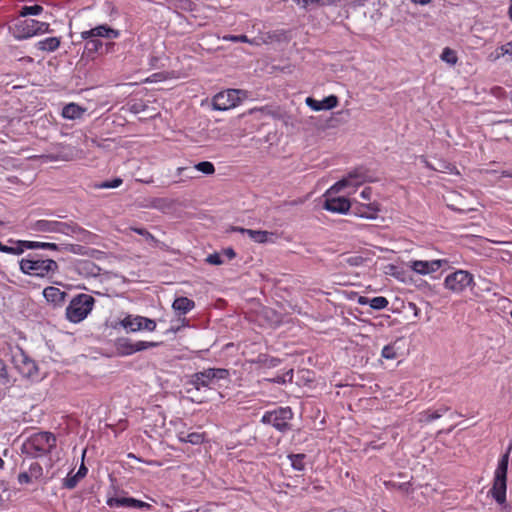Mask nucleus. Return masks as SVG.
Instances as JSON below:
<instances>
[{
  "mask_svg": "<svg viewBox=\"0 0 512 512\" xmlns=\"http://www.w3.org/2000/svg\"><path fill=\"white\" fill-rule=\"evenodd\" d=\"M229 370L224 368H207L192 374L186 382L188 394L216 389L220 381L229 380Z\"/></svg>",
  "mask_w": 512,
  "mask_h": 512,
  "instance_id": "1",
  "label": "nucleus"
},
{
  "mask_svg": "<svg viewBox=\"0 0 512 512\" xmlns=\"http://www.w3.org/2000/svg\"><path fill=\"white\" fill-rule=\"evenodd\" d=\"M120 31L107 24L98 25L90 30L81 32V39L85 40L83 56L94 59L96 54H103L104 43L99 38L116 39Z\"/></svg>",
  "mask_w": 512,
  "mask_h": 512,
  "instance_id": "2",
  "label": "nucleus"
},
{
  "mask_svg": "<svg viewBox=\"0 0 512 512\" xmlns=\"http://www.w3.org/2000/svg\"><path fill=\"white\" fill-rule=\"evenodd\" d=\"M56 436L48 431H41L29 436L22 444V453L35 459L48 455L56 448Z\"/></svg>",
  "mask_w": 512,
  "mask_h": 512,
  "instance_id": "3",
  "label": "nucleus"
},
{
  "mask_svg": "<svg viewBox=\"0 0 512 512\" xmlns=\"http://www.w3.org/2000/svg\"><path fill=\"white\" fill-rule=\"evenodd\" d=\"M22 273L44 278L58 271L59 266L53 259H43L38 254H29L19 262Z\"/></svg>",
  "mask_w": 512,
  "mask_h": 512,
  "instance_id": "4",
  "label": "nucleus"
},
{
  "mask_svg": "<svg viewBox=\"0 0 512 512\" xmlns=\"http://www.w3.org/2000/svg\"><path fill=\"white\" fill-rule=\"evenodd\" d=\"M511 449L512 446L501 456L494 473L493 486L489 490V494L501 506L506 504L507 470Z\"/></svg>",
  "mask_w": 512,
  "mask_h": 512,
  "instance_id": "5",
  "label": "nucleus"
},
{
  "mask_svg": "<svg viewBox=\"0 0 512 512\" xmlns=\"http://www.w3.org/2000/svg\"><path fill=\"white\" fill-rule=\"evenodd\" d=\"M95 299L85 293L74 296L66 307V319L71 323L82 322L92 311Z\"/></svg>",
  "mask_w": 512,
  "mask_h": 512,
  "instance_id": "6",
  "label": "nucleus"
},
{
  "mask_svg": "<svg viewBox=\"0 0 512 512\" xmlns=\"http://www.w3.org/2000/svg\"><path fill=\"white\" fill-rule=\"evenodd\" d=\"M294 417L291 407H278L274 410L266 411L261 422L266 425H271L281 433H287L292 429L291 421Z\"/></svg>",
  "mask_w": 512,
  "mask_h": 512,
  "instance_id": "7",
  "label": "nucleus"
},
{
  "mask_svg": "<svg viewBox=\"0 0 512 512\" xmlns=\"http://www.w3.org/2000/svg\"><path fill=\"white\" fill-rule=\"evenodd\" d=\"M474 285V276L466 270H456L444 279V287L456 294L462 293L466 288Z\"/></svg>",
  "mask_w": 512,
  "mask_h": 512,
  "instance_id": "8",
  "label": "nucleus"
},
{
  "mask_svg": "<svg viewBox=\"0 0 512 512\" xmlns=\"http://www.w3.org/2000/svg\"><path fill=\"white\" fill-rule=\"evenodd\" d=\"M372 178L369 175L368 169L364 167H357L350 171L346 177L337 181L333 185V189H336V192H340L342 189L348 186H359L365 182H371Z\"/></svg>",
  "mask_w": 512,
  "mask_h": 512,
  "instance_id": "9",
  "label": "nucleus"
},
{
  "mask_svg": "<svg viewBox=\"0 0 512 512\" xmlns=\"http://www.w3.org/2000/svg\"><path fill=\"white\" fill-rule=\"evenodd\" d=\"M337 193L333 186L326 191L323 208L332 213L346 214L351 209L352 204L345 197L335 196Z\"/></svg>",
  "mask_w": 512,
  "mask_h": 512,
  "instance_id": "10",
  "label": "nucleus"
},
{
  "mask_svg": "<svg viewBox=\"0 0 512 512\" xmlns=\"http://www.w3.org/2000/svg\"><path fill=\"white\" fill-rule=\"evenodd\" d=\"M120 324L127 332H137L141 330L152 332L156 329V322L153 319L139 315H127L121 320Z\"/></svg>",
  "mask_w": 512,
  "mask_h": 512,
  "instance_id": "11",
  "label": "nucleus"
},
{
  "mask_svg": "<svg viewBox=\"0 0 512 512\" xmlns=\"http://www.w3.org/2000/svg\"><path fill=\"white\" fill-rule=\"evenodd\" d=\"M239 93L240 91L236 89L219 92L213 98V108L218 111H226L236 107L240 102Z\"/></svg>",
  "mask_w": 512,
  "mask_h": 512,
  "instance_id": "12",
  "label": "nucleus"
},
{
  "mask_svg": "<svg viewBox=\"0 0 512 512\" xmlns=\"http://www.w3.org/2000/svg\"><path fill=\"white\" fill-rule=\"evenodd\" d=\"M15 368L25 378H34L38 373V367L33 359L26 355L23 350L13 356Z\"/></svg>",
  "mask_w": 512,
  "mask_h": 512,
  "instance_id": "13",
  "label": "nucleus"
},
{
  "mask_svg": "<svg viewBox=\"0 0 512 512\" xmlns=\"http://www.w3.org/2000/svg\"><path fill=\"white\" fill-rule=\"evenodd\" d=\"M106 504L111 508L126 507L149 511L152 506L144 501L135 499L133 497H109L106 500Z\"/></svg>",
  "mask_w": 512,
  "mask_h": 512,
  "instance_id": "14",
  "label": "nucleus"
},
{
  "mask_svg": "<svg viewBox=\"0 0 512 512\" xmlns=\"http://www.w3.org/2000/svg\"><path fill=\"white\" fill-rule=\"evenodd\" d=\"M445 259H437L431 261L414 260L410 262V268L421 275H427L439 270L443 265L447 264Z\"/></svg>",
  "mask_w": 512,
  "mask_h": 512,
  "instance_id": "15",
  "label": "nucleus"
},
{
  "mask_svg": "<svg viewBox=\"0 0 512 512\" xmlns=\"http://www.w3.org/2000/svg\"><path fill=\"white\" fill-rule=\"evenodd\" d=\"M37 20L26 19L18 21L14 28V37L18 40L28 39L37 35Z\"/></svg>",
  "mask_w": 512,
  "mask_h": 512,
  "instance_id": "16",
  "label": "nucleus"
},
{
  "mask_svg": "<svg viewBox=\"0 0 512 512\" xmlns=\"http://www.w3.org/2000/svg\"><path fill=\"white\" fill-rule=\"evenodd\" d=\"M305 103L313 111H321L335 108L338 105L339 100L337 96L329 95L325 97L323 100H316L312 97H307Z\"/></svg>",
  "mask_w": 512,
  "mask_h": 512,
  "instance_id": "17",
  "label": "nucleus"
},
{
  "mask_svg": "<svg viewBox=\"0 0 512 512\" xmlns=\"http://www.w3.org/2000/svg\"><path fill=\"white\" fill-rule=\"evenodd\" d=\"M56 233H61L67 236L76 235L80 239H85L90 233L84 228L80 227L74 222H60L57 221Z\"/></svg>",
  "mask_w": 512,
  "mask_h": 512,
  "instance_id": "18",
  "label": "nucleus"
},
{
  "mask_svg": "<svg viewBox=\"0 0 512 512\" xmlns=\"http://www.w3.org/2000/svg\"><path fill=\"white\" fill-rule=\"evenodd\" d=\"M233 231H237L242 234H247L249 238L256 243L273 242L275 238V233L264 230H252L242 227H234Z\"/></svg>",
  "mask_w": 512,
  "mask_h": 512,
  "instance_id": "19",
  "label": "nucleus"
},
{
  "mask_svg": "<svg viewBox=\"0 0 512 512\" xmlns=\"http://www.w3.org/2000/svg\"><path fill=\"white\" fill-rule=\"evenodd\" d=\"M351 209L355 216L366 219H376L378 212L380 211L378 204L375 202L369 204H356L352 206Z\"/></svg>",
  "mask_w": 512,
  "mask_h": 512,
  "instance_id": "20",
  "label": "nucleus"
},
{
  "mask_svg": "<svg viewBox=\"0 0 512 512\" xmlns=\"http://www.w3.org/2000/svg\"><path fill=\"white\" fill-rule=\"evenodd\" d=\"M43 296L47 302L55 306H62L68 294L57 287L49 286L43 290Z\"/></svg>",
  "mask_w": 512,
  "mask_h": 512,
  "instance_id": "21",
  "label": "nucleus"
},
{
  "mask_svg": "<svg viewBox=\"0 0 512 512\" xmlns=\"http://www.w3.org/2000/svg\"><path fill=\"white\" fill-rule=\"evenodd\" d=\"M449 410H450V407H448L446 405H441L435 410H432V409L424 410L418 414V421L420 423H425V424L430 423V422L442 417Z\"/></svg>",
  "mask_w": 512,
  "mask_h": 512,
  "instance_id": "22",
  "label": "nucleus"
},
{
  "mask_svg": "<svg viewBox=\"0 0 512 512\" xmlns=\"http://www.w3.org/2000/svg\"><path fill=\"white\" fill-rule=\"evenodd\" d=\"M86 109L76 103H69L62 109V117L69 120L80 119L85 113Z\"/></svg>",
  "mask_w": 512,
  "mask_h": 512,
  "instance_id": "23",
  "label": "nucleus"
},
{
  "mask_svg": "<svg viewBox=\"0 0 512 512\" xmlns=\"http://www.w3.org/2000/svg\"><path fill=\"white\" fill-rule=\"evenodd\" d=\"M57 221L54 220H37L30 224V229L35 232L56 233Z\"/></svg>",
  "mask_w": 512,
  "mask_h": 512,
  "instance_id": "24",
  "label": "nucleus"
},
{
  "mask_svg": "<svg viewBox=\"0 0 512 512\" xmlns=\"http://www.w3.org/2000/svg\"><path fill=\"white\" fill-rule=\"evenodd\" d=\"M195 307V302L187 297H178L174 300L172 308L180 315H185Z\"/></svg>",
  "mask_w": 512,
  "mask_h": 512,
  "instance_id": "25",
  "label": "nucleus"
},
{
  "mask_svg": "<svg viewBox=\"0 0 512 512\" xmlns=\"http://www.w3.org/2000/svg\"><path fill=\"white\" fill-rule=\"evenodd\" d=\"M115 349L120 356H129L134 354L133 341L129 338H118L115 341Z\"/></svg>",
  "mask_w": 512,
  "mask_h": 512,
  "instance_id": "26",
  "label": "nucleus"
},
{
  "mask_svg": "<svg viewBox=\"0 0 512 512\" xmlns=\"http://www.w3.org/2000/svg\"><path fill=\"white\" fill-rule=\"evenodd\" d=\"M61 40L59 37H48L36 43V48L44 52H54L60 46Z\"/></svg>",
  "mask_w": 512,
  "mask_h": 512,
  "instance_id": "27",
  "label": "nucleus"
},
{
  "mask_svg": "<svg viewBox=\"0 0 512 512\" xmlns=\"http://www.w3.org/2000/svg\"><path fill=\"white\" fill-rule=\"evenodd\" d=\"M178 439L183 443H190L193 445H199L204 442L205 435L198 432H192L188 434L181 433L178 435Z\"/></svg>",
  "mask_w": 512,
  "mask_h": 512,
  "instance_id": "28",
  "label": "nucleus"
},
{
  "mask_svg": "<svg viewBox=\"0 0 512 512\" xmlns=\"http://www.w3.org/2000/svg\"><path fill=\"white\" fill-rule=\"evenodd\" d=\"M24 246L27 247V249H48L53 251L60 250V246L56 243H50V242H38V241H30L24 243Z\"/></svg>",
  "mask_w": 512,
  "mask_h": 512,
  "instance_id": "29",
  "label": "nucleus"
},
{
  "mask_svg": "<svg viewBox=\"0 0 512 512\" xmlns=\"http://www.w3.org/2000/svg\"><path fill=\"white\" fill-rule=\"evenodd\" d=\"M305 458L306 455L302 453L288 455L292 468L297 471H303L305 469Z\"/></svg>",
  "mask_w": 512,
  "mask_h": 512,
  "instance_id": "30",
  "label": "nucleus"
},
{
  "mask_svg": "<svg viewBox=\"0 0 512 512\" xmlns=\"http://www.w3.org/2000/svg\"><path fill=\"white\" fill-rule=\"evenodd\" d=\"M292 379H293V369H289L285 373L277 374L275 377L269 378L267 380L269 382H271V383H276V384L283 385V384H286V383H291Z\"/></svg>",
  "mask_w": 512,
  "mask_h": 512,
  "instance_id": "31",
  "label": "nucleus"
},
{
  "mask_svg": "<svg viewBox=\"0 0 512 512\" xmlns=\"http://www.w3.org/2000/svg\"><path fill=\"white\" fill-rule=\"evenodd\" d=\"M440 58L442 61H444L450 65H455L458 61L456 52L449 47H446L443 49Z\"/></svg>",
  "mask_w": 512,
  "mask_h": 512,
  "instance_id": "32",
  "label": "nucleus"
},
{
  "mask_svg": "<svg viewBox=\"0 0 512 512\" xmlns=\"http://www.w3.org/2000/svg\"><path fill=\"white\" fill-rule=\"evenodd\" d=\"M131 230L143 236L151 246L156 247L158 245L159 241L145 228L131 227Z\"/></svg>",
  "mask_w": 512,
  "mask_h": 512,
  "instance_id": "33",
  "label": "nucleus"
},
{
  "mask_svg": "<svg viewBox=\"0 0 512 512\" xmlns=\"http://www.w3.org/2000/svg\"><path fill=\"white\" fill-rule=\"evenodd\" d=\"M389 304V301L386 297L383 296H377L371 298L369 301V306L374 310H382L385 309Z\"/></svg>",
  "mask_w": 512,
  "mask_h": 512,
  "instance_id": "34",
  "label": "nucleus"
},
{
  "mask_svg": "<svg viewBox=\"0 0 512 512\" xmlns=\"http://www.w3.org/2000/svg\"><path fill=\"white\" fill-rule=\"evenodd\" d=\"M123 183V180L119 177L114 178L112 180L103 181L101 183H97L94 185L96 189H110L117 188Z\"/></svg>",
  "mask_w": 512,
  "mask_h": 512,
  "instance_id": "35",
  "label": "nucleus"
},
{
  "mask_svg": "<svg viewBox=\"0 0 512 512\" xmlns=\"http://www.w3.org/2000/svg\"><path fill=\"white\" fill-rule=\"evenodd\" d=\"M258 362L267 368H275L280 364L281 360L267 355H259Z\"/></svg>",
  "mask_w": 512,
  "mask_h": 512,
  "instance_id": "36",
  "label": "nucleus"
},
{
  "mask_svg": "<svg viewBox=\"0 0 512 512\" xmlns=\"http://www.w3.org/2000/svg\"><path fill=\"white\" fill-rule=\"evenodd\" d=\"M194 168L197 171L202 172L203 174H206V175H211L215 172V167H214L213 163L209 162V161L199 162L194 166Z\"/></svg>",
  "mask_w": 512,
  "mask_h": 512,
  "instance_id": "37",
  "label": "nucleus"
},
{
  "mask_svg": "<svg viewBox=\"0 0 512 512\" xmlns=\"http://www.w3.org/2000/svg\"><path fill=\"white\" fill-rule=\"evenodd\" d=\"M30 473V478L34 481L39 480L43 476V468L37 462H32L27 470Z\"/></svg>",
  "mask_w": 512,
  "mask_h": 512,
  "instance_id": "38",
  "label": "nucleus"
},
{
  "mask_svg": "<svg viewBox=\"0 0 512 512\" xmlns=\"http://www.w3.org/2000/svg\"><path fill=\"white\" fill-rule=\"evenodd\" d=\"M43 11L40 5L23 6L20 11V16L26 17L28 15H39Z\"/></svg>",
  "mask_w": 512,
  "mask_h": 512,
  "instance_id": "39",
  "label": "nucleus"
},
{
  "mask_svg": "<svg viewBox=\"0 0 512 512\" xmlns=\"http://www.w3.org/2000/svg\"><path fill=\"white\" fill-rule=\"evenodd\" d=\"M381 356L388 360H394L397 358L396 348L393 344H388L383 347Z\"/></svg>",
  "mask_w": 512,
  "mask_h": 512,
  "instance_id": "40",
  "label": "nucleus"
},
{
  "mask_svg": "<svg viewBox=\"0 0 512 512\" xmlns=\"http://www.w3.org/2000/svg\"><path fill=\"white\" fill-rule=\"evenodd\" d=\"M11 382L10 376L7 370V366L2 359H0V384L7 386Z\"/></svg>",
  "mask_w": 512,
  "mask_h": 512,
  "instance_id": "41",
  "label": "nucleus"
},
{
  "mask_svg": "<svg viewBox=\"0 0 512 512\" xmlns=\"http://www.w3.org/2000/svg\"><path fill=\"white\" fill-rule=\"evenodd\" d=\"M158 345L157 342H149V341H136L133 342L134 353L147 350L149 348L156 347Z\"/></svg>",
  "mask_w": 512,
  "mask_h": 512,
  "instance_id": "42",
  "label": "nucleus"
},
{
  "mask_svg": "<svg viewBox=\"0 0 512 512\" xmlns=\"http://www.w3.org/2000/svg\"><path fill=\"white\" fill-rule=\"evenodd\" d=\"M500 56H509L510 60H512V41L503 44L497 49L496 58Z\"/></svg>",
  "mask_w": 512,
  "mask_h": 512,
  "instance_id": "43",
  "label": "nucleus"
},
{
  "mask_svg": "<svg viewBox=\"0 0 512 512\" xmlns=\"http://www.w3.org/2000/svg\"><path fill=\"white\" fill-rule=\"evenodd\" d=\"M79 480L80 478H77L76 474L72 476L68 475L63 481V487L67 489H73L77 486Z\"/></svg>",
  "mask_w": 512,
  "mask_h": 512,
  "instance_id": "44",
  "label": "nucleus"
},
{
  "mask_svg": "<svg viewBox=\"0 0 512 512\" xmlns=\"http://www.w3.org/2000/svg\"><path fill=\"white\" fill-rule=\"evenodd\" d=\"M17 479H18L19 484H21V485L30 484L34 481L33 478H30V473L28 471H23V472L19 473Z\"/></svg>",
  "mask_w": 512,
  "mask_h": 512,
  "instance_id": "45",
  "label": "nucleus"
},
{
  "mask_svg": "<svg viewBox=\"0 0 512 512\" xmlns=\"http://www.w3.org/2000/svg\"><path fill=\"white\" fill-rule=\"evenodd\" d=\"M206 261L212 265H220L223 263L221 256L218 253H213V254L208 255V257L206 258Z\"/></svg>",
  "mask_w": 512,
  "mask_h": 512,
  "instance_id": "46",
  "label": "nucleus"
},
{
  "mask_svg": "<svg viewBox=\"0 0 512 512\" xmlns=\"http://www.w3.org/2000/svg\"><path fill=\"white\" fill-rule=\"evenodd\" d=\"M37 35L50 32V25L46 22L37 21Z\"/></svg>",
  "mask_w": 512,
  "mask_h": 512,
  "instance_id": "47",
  "label": "nucleus"
},
{
  "mask_svg": "<svg viewBox=\"0 0 512 512\" xmlns=\"http://www.w3.org/2000/svg\"><path fill=\"white\" fill-rule=\"evenodd\" d=\"M225 39L233 41V42H243L250 43V40L246 35H231L229 37H225Z\"/></svg>",
  "mask_w": 512,
  "mask_h": 512,
  "instance_id": "48",
  "label": "nucleus"
},
{
  "mask_svg": "<svg viewBox=\"0 0 512 512\" xmlns=\"http://www.w3.org/2000/svg\"><path fill=\"white\" fill-rule=\"evenodd\" d=\"M28 242L27 240H18L15 242V246H13L14 250L18 251L16 252V255H20L24 252L25 249H27L26 246H24V243L26 244Z\"/></svg>",
  "mask_w": 512,
  "mask_h": 512,
  "instance_id": "49",
  "label": "nucleus"
},
{
  "mask_svg": "<svg viewBox=\"0 0 512 512\" xmlns=\"http://www.w3.org/2000/svg\"><path fill=\"white\" fill-rule=\"evenodd\" d=\"M66 251H69V252H72L74 254H80V250L83 248L82 246L80 245H74V244H69V245H66L65 247H63Z\"/></svg>",
  "mask_w": 512,
  "mask_h": 512,
  "instance_id": "50",
  "label": "nucleus"
},
{
  "mask_svg": "<svg viewBox=\"0 0 512 512\" xmlns=\"http://www.w3.org/2000/svg\"><path fill=\"white\" fill-rule=\"evenodd\" d=\"M87 473H88V469H87V467L84 465V463H82V464L80 465V467H79V469H78L77 473H76V477H77V478L82 479V478H84V477L87 475Z\"/></svg>",
  "mask_w": 512,
  "mask_h": 512,
  "instance_id": "51",
  "label": "nucleus"
},
{
  "mask_svg": "<svg viewBox=\"0 0 512 512\" xmlns=\"http://www.w3.org/2000/svg\"><path fill=\"white\" fill-rule=\"evenodd\" d=\"M360 196L361 198L365 199V200H370L371 199V196H372V188L370 187H365L361 193H360Z\"/></svg>",
  "mask_w": 512,
  "mask_h": 512,
  "instance_id": "52",
  "label": "nucleus"
},
{
  "mask_svg": "<svg viewBox=\"0 0 512 512\" xmlns=\"http://www.w3.org/2000/svg\"><path fill=\"white\" fill-rule=\"evenodd\" d=\"M115 46H116V44L114 42L104 43L103 54H108V53L114 52V47Z\"/></svg>",
  "mask_w": 512,
  "mask_h": 512,
  "instance_id": "53",
  "label": "nucleus"
},
{
  "mask_svg": "<svg viewBox=\"0 0 512 512\" xmlns=\"http://www.w3.org/2000/svg\"><path fill=\"white\" fill-rule=\"evenodd\" d=\"M342 0H319V6H332L337 5Z\"/></svg>",
  "mask_w": 512,
  "mask_h": 512,
  "instance_id": "54",
  "label": "nucleus"
},
{
  "mask_svg": "<svg viewBox=\"0 0 512 512\" xmlns=\"http://www.w3.org/2000/svg\"><path fill=\"white\" fill-rule=\"evenodd\" d=\"M223 255L226 256L229 260H231L236 256V253L233 248L229 247L223 250Z\"/></svg>",
  "mask_w": 512,
  "mask_h": 512,
  "instance_id": "55",
  "label": "nucleus"
},
{
  "mask_svg": "<svg viewBox=\"0 0 512 512\" xmlns=\"http://www.w3.org/2000/svg\"><path fill=\"white\" fill-rule=\"evenodd\" d=\"M298 4L302 3L303 7H307L310 4H317L319 5V0H294Z\"/></svg>",
  "mask_w": 512,
  "mask_h": 512,
  "instance_id": "56",
  "label": "nucleus"
},
{
  "mask_svg": "<svg viewBox=\"0 0 512 512\" xmlns=\"http://www.w3.org/2000/svg\"><path fill=\"white\" fill-rule=\"evenodd\" d=\"M3 252L4 253H7V254H13V255H16V250H14L13 246H7V245H4V249H3Z\"/></svg>",
  "mask_w": 512,
  "mask_h": 512,
  "instance_id": "57",
  "label": "nucleus"
},
{
  "mask_svg": "<svg viewBox=\"0 0 512 512\" xmlns=\"http://www.w3.org/2000/svg\"><path fill=\"white\" fill-rule=\"evenodd\" d=\"M181 7L184 9H191L192 2L190 0H180Z\"/></svg>",
  "mask_w": 512,
  "mask_h": 512,
  "instance_id": "58",
  "label": "nucleus"
},
{
  "mask_svg": "<svg viewBox=\"0 0 512 512\" xmlns=\"http://www.w3.org/2000/svg\"><path fill=\"white\" fill-rule=\"evenodd\" d=\"M370 300H371V298L364 297V296H360V297L358 298V303H359L360 305H367V304L369 305V301H370Z\"/></svg>",
  "mask_w": 512,
  "mask_h": 512,
  "instance_id": "59",
  "label": "nucleus"
},
{
  "mask_svg": "<svg viewBox=\"0 0 512 512\" xmlns=\"http://www.w3.org/2000/svg\"><path fill=\"white\" fill-rule=\"evenodd\" d=\"M432 0H411L412 3L414 4H419V5H427L431 2Z\"/></svg>",
  "mask_w": 512,
  "mask_h": 512,
  "instance_id": "60",
  "label": "nucleus"
},
{
  "mask_svg": "<svg viewBox=\"0 0 512 512\" xmlns=\"http://www.w3.org/2000/svg\"><path fill=\"white\" fill-rule=\"evenodd\" d=\"M508 15H509V19L512 21V1L510 3L509 9H508Z\"/></svg>",
  "mask_w": 512,
  "mask_h": 512,
  "instance_id": "61",
  "label": "nucleus"
},
{
  "mask_svg": "<svg viewBox=\"0 0 512 512\" xmlns=\"http://www.w3.org/2000/svg\"><path fill=\"white\" fill-rule=\"evenodd\" d=\"M191 400L193 402H197V403H202L204 401L203 399H194V398H191Z\"/></svg>",
  "mask_w": 512,
  "mask_h": 512,
  "instance_id": "62",
  "label": "nucleus"
},
{
  "mask_svg": "<svg viewBox=\"0 0 512 512\" xmlns=\"http://www.w3.org/2000/svg\"><path fill=\"white\" fill-rule=\"evenodd\" d=\"M390 485H391V486H393V487H395V486H396V484H394V483H391V482H385V486L389 487Z\"/></svg>",
  "mask_w": 512,
  "mask_h": 512,
  "instance_id": "63",
  "label": "nucleus"
},
{
  "mask_svg": "<svg viewBox=\"0 0 512 512\" xmlns=\"http://www.w3.org/2000/svg\"><path fill=\"white\" fill-rule=\"evenodd\" d=\"M4 467V460L0 457V469Z\"/></svg>",
  "mask_w": 512,
  "mask_h": 512,
  "instance_id": "64",
  "label": "nucleus"
}]
</instances>
